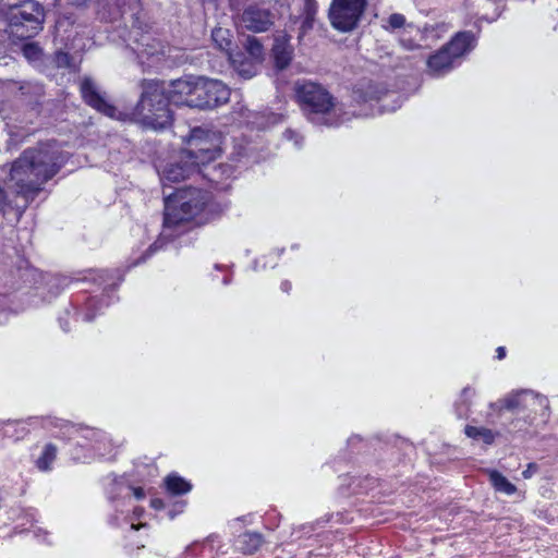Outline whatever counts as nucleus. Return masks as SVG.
<instances>
[{
  "instance_id": "f257e3e1",
  "label": "nucleus",
  "mask_w": 558,
  "mask_h": 558,
  "mask_svg": "<svg viewBox=\"0 0 558 558\" xmlns=\"http://www.w3.org/2000/svg\"><path fill=\"white\" fill-rule=\"evenodd\" d=\"M66 161V155L54 143L25 149L8 167L7 181L19 195L34 196L52 179Z\"/></svg>"
},
{
  "instance_id": "f03ea898",
  "label": "nucleus",
  "mask_w": 558,
  "mask_h": 558,
  "mask_svg": "<svg viewBox=\"0 0 558 558\" xmlns=\"http://www.w3.org/2000/svg\"><path fill=\"white\" fill-rule=\"evenodd\" d=\"M208 201L207 192L192 187L167 195L165 197V228H174L193 220L197 225L205 223Z\"/></svg>"
},
{
  "instance_id": "7ed1b4c3",
  "label": "nucleus",
  "mask_w": 558,
  "mask_h": 558,
  "mask_svg": "<svg viewBox=\"0 0 558 558\" xmlns=\"http://www.w3.org/2000/svg\"><path fill=\"white\" fill-rule=\"evenodd\" d=\"M295 93L304 113L313 124L337 126L341 123L339 119L341 109L320 85L313 82L298 83Z\"/></svg>"
},
{
  "instance_id": "20e7f679",
  "label": "nucleus",
  "mask_w": 558,
  "mask_h": 558,
  "mask_svg": "<svg viewBox=\"0 0 558 558\" xmlns=\"http://www.w3.org/2000/svg\"><path fill=\"white\" fill-rule=\"evenodd\" d=\"M169 105V99L161 84L158 82L144 83L143 93L132 112V119L146 128L165 129L172 123V112Z\"/></svg>"
},
{
  "instance_id": "39448f33",
  "label": "nucleus",
  "mask_w": 558,
  "mask_h": 558,
  "mask_svg": "<svg viewBox=\"0 0 558 558\" xmlns=\"http://www.w3.org/2000/svg\"><path fill=\"white\" fill-rule=\"evenodd\" d=\"M185 144L186 147L181 151V159L192 160L202 171V167H206L220 156L222 137L215 131L195 128L191 131Z\"/></svg>"
},
{
  "instance_id": "423d86ee",
  "label": "nucleus",
  "mask_w": 558,
  "mask_h": 558,
  "mask_svg": "<svg viewBox=\"0 0 558 558\" xmlns=\"http://www.w3.org/2000/svg\"><path fill=\"white\" fill-rule=\"evenodd\" d=\"M64 427L69 439L74 441L77 448H83L88 451L84 453L77 451L73 452L75 460L86 462L92 459L93 456L105 458L113 453L114 446L105 432L72 424H66Z\"/></svg>"
},
{
  "instance_id": "0eeeda50",
  "label": "nucleus",
  "mask_w": 558,
  "mask_h": 558,
  "mask_svg": "<svg viewBox=\"0 0 558 558\" xmlns=\"http://www.w3.org/2000/svg\"><path fill=\"white\" fill-rule=\"evenodd\" d=\"M44 21V8L36 1L27 0L11 8L8 32L16 39L32 38L43 29Z\"/></svg>"
},
{
  "instance_id": "6e6552de",
  "label": "nucleus",
  "mask_w": 558,
  "mask_h": 558,
  "mask_svg": "<svg viewBox=\"0 0 558 558\" xmlns=\"http://www.w3.org/2000/svg\"><path fill=\"white\" fill-rule=\"evenodd\" d=\"M475 46V37L470 32L458 33L446 46L432 54L427 68L433 75H444L451 71L465 53Z\"/></svg>"
},
{
  "instance_id": "1a4fd4ad",
  "label": "nucleus",
  "mask_w": 558,
  "mask_h": 558,
  "mask_svg": "<svg viewBox=\"0 0 558 558\" xmlns=\"http://www.w3.org/2000/svg\"><path fill=\"white\" fill-rule=\"evenodd\" d=\"M365 7L366 0H332L328 11L331 26L340 32L354 29Z\"/></svg>"
},
{
  "instance_id": "9d476101",
  "label": "nucleus",
  "mask_w": 558,
  "mask_h": 558,
  "mask_svg": "<svg viewBox=\"0 0 558 558\" xmlns=\"http://www.w3.org/2000/svg\"><path fill=\"white\" fill-rule=\"evenodd\" d=\"M440 26H428L421 31L413 25H407L400 35V44L408 50L429 48L440 38Z\"/></svg>"
},
{
  "instance_id": "9b49d317",
  "label": "nucleus",
  "mask_w": 558,
  "mask_h": 558,
  "mask_svg": "<svg viewBox=\"0 0 558 558\" xmlns=\"http://www.w3.org/2000/svg\"><path fill=\"white\" fill-rule=\"evenodd\" d=\"M201 172L202 171L196 167V165L192 160H182L180 153L173 161L169 162L162 168V170L160 171V180L162 184L166 185L168 182H180Z\"/></svg>"
},
{
  "instance_id": "f8f14e48",
  "label": "nucleus",
  "mask_w": 558,
  "mask_h": 558,
  "mask_svg": "<svg viewBox=\"0 0 558 558\" xmlns=\"http://www.w3.org/2000/svg\"><path fill=\"white\" fill-rule=\"evenodd\" d=\"M274 24V16L270 11L256 7H247L241 16V26L253 33L268 31Z\"/></svg>"
},
{
  "instance_id": "ddd939ff",
  "label": "nucleus",
  "mask_w": 558,
  "mask_h": 558,
  "mask_svg": "<svg viewBox=\"0 0 558 558\" xmlns=\"http://www.w3.org/2000/svg\"><path fill=\"white\" fill-rule=\"evenodd\" d=\"M81 93L85 102L97 111L110 117L120 119L118 110L99 94L95 83L90 78H84L81 83Z\"/></svg>"
},
{
  "instance_id": "4468645a",
  "label": "nucleus",
  "mask_w": 558,
  "mask_h": 558,
  "mask_svg": "<svg viewBox=\"0 0 558 558\" xmlns=\"http://www.w3.org/2000/svg\"><path fill=\"white\" fill-rule=\"evenodd\" d=\"M195 92V77L187 76L175 80L171 83L170 89L167 97L169 102L174 106H186L190 107V100H192L193 93Z\"/></svg>"
},
{
  "instance_id": "2eb2a0df",
  "label": "nucleus",
  "mask_w": 558,
  "mask_h": 558,
  "mask_svg": "<svg viewBox=\"0 0 558 558\" xmlns=\"http://www.w3.org/2000/svg\"><path fill=\"white\" fill-rule=\"evenodd\" d=\"M222 547L219 536L210 535L202 542L191 544L185 550V558H216L227 553Z\"/></svg>"
},
{
  "instance_id": "dca6fc26",
  "label": "nucleus",
  "mask_w": 558,
  "mask_h": 558,
  "mask_svg": "<svg viewBox=\"0 0 558 558\" xmlns=\"http://www.w3.org/2000/svg\"><path fill=\"white\" fill-rule=\"evenodd\" d=\"M206 100L199 101L198 109H213L226 104L230 97L229 87L219 80L206 78Z\"/></svg>"
},
{
  "instance_id": "f3484780",
  "label": "nucleus",
  "mask_w": 558,
  "mask_h": 558,
  "mask_svg": "<svg viewBox=\"0 0 558 558\" xmlns=\"http://www.w3.org/2000/svg\"><path fill=\"white\" fill-rule=\"evenodd\" d=\"M132 34H134L135 44L132 49L142 63H144V58L148 59L163 52L165 47L162 43L156 39L151 34H142L140 38L135 36V34H137L136 31H132Z\"/></svg>"
},
{
  "instance_id": "a211bd4d",
  "label": "nucleus",
  "mask_w": 558,
  "mask_h": 558,
  "mask_svg": "<svg viewBox=\"0 0 558 558\" xmlns=\"http://www.w3.org/2000/svg\"><path fill=\"white\" fill-rule=\"evenodd\" d=\"M272 56L278 69H286L290 64L293 56V48L290 45V37L287 34H280L275 38Z\"/></svg>"
},
{
  "instance_id": "6ab92c4d",
  "label": "nucleus",
  "mask_w": 558,
  "mask_h": 558,
  "mask_svg": "<svg viewBox=\"0 0 558 558\" xmlns=\"http://www.w3.org/2000/svg\"><path fill=\"white\" fill-rule=\"evenodd\" d=\"M548 410V400L545 396L538 395L532 390H523V411L527 416L545 415Z\"/></svg>"
},
{
  "instance_id": "aec40b11",
  "label": "nucleus",
  "mask_w": 558,
  "mask_h": 558,
  "mask_svg": "<svg viewBox=\"0 0 558 558\" xmlns=\"http://www.w3.org/2000/svg\"><path fill=\"white\" fill-rule=\"evenodd\" d=\"M43 87L38 84L25 83L17 85L15 82H0V96L14 95V97L23 98L28 94L40 96Z\"/></svg>"
},
{
  "instance_id": "412c9836",
  "label": "nucleus",
  "mask_w": 558,
  "mask_h": 558,
  "mask_svg": "<svg viewBox=\"0 0 558 558\" xmlns=\"http://www.w3.org/2000/svg\"><path fill=\"white\" fill-rule=\"evenodd\" d=\"M211 39L216 47L225 52L228 57V59L232 62H235L234 56H233V41H232V34L229 29L222 28V27H216L211 32Z\"/></svg>"
},
{
  "instance_id": "4be33fe9",
  "label": "nucleus",
  "mask_w": 558,
  "mask_h": 558,
  "mask_svg": "<svg viewBox=\"0 0 558 558\" xmlns=\"http://www.w3.org/2000/svg\"><path fill=\"white\" fill-rule=\"evenodd\" d=\"M519 402L523 403V390L512 391L508 393L504 398L498 399L495 402H492L489 404V408L492 411L497 412L499 414L502 410H519Z\"/></svg>"
},
{
  "instance_id": "5701e85b",
  "label": "nucleus",
  "mask_w": 558,
  "mask_h": 558,
  "mask_svg": "<svg viewBox=\"0 0 558 558\" xmlns=\"http://www.w3.org/2000/svg\"><path fill=\"white\" fill-rule=\"evenodd\" d=\"M488 478L498 493L511 496L517 493V486L497 470H487Z\"/></svg>"
},
{
  "instance_id": "b1692460",
  "label": "nucleus",
  "mask_w": 558,
  "mask_h": 558,
  "mask_svg": "<svg viewBox=\"0 0 558 558\" xmlns=\"http://www.w3.org/2000/svg\"><path fill=\"white\" fill-rule=\"evenodd\" d=\"M262 543L260 534L247 532L236 538L235 547L244 554H253L260 547Z\"/></svg>"
},
{
  "instance_id": "393cba45",
  "label": "nucleus",
  "mask_w": 558,
  "mask_h": 558,
  "mask_svg": "<svg viewBox=\"0 0 558 558\" xmlns=\"http://www.w3.org/2000/svg\"><path fill=\"white\" fill-rule=\"evenodd\" d=\"M165 485H166L167 490L171 495L187 494L192 489V484L175 473L169 474L165 478Z\"/></svg>"
},
{
  "instance_id": "a878e982",
  "label": "nucleus",
  "mask_w": 558,
  "mask_h": 558,
  "mask_svg": "<svg viewBox=\"0 0 558 558\" xmlns=\"http://www.w3.org/2000/svg\"><path fill=\"white\" fill-rule=\"evenodd\" d=\"M465 435L472 439L482 440L486 445H492L497 433L486 427L466 426Z\"/></svg>"
},
{
  "instance_id": "bb28decb",
  "label": "nucleus",
  "mask_w": 558,
  "mask_h": 558,
  "mask_svg": "<svg viewBox=\"0 0 558 558\" xmlns=\"http://www.w3.org/2000/svg\"><path fill=\"white\" fill-rule=\"evenodd\" d=\"M232 174V169L228 165H219L208 169L207 172L203 173L210 182L216 186L221 184L222 177L229 178Z\"/></svg>"
},
{
  "instance_id": "cd10ccee",
  "label": "nucleus",
  "mask_w": 558,
  "mask_h": 558,
  "mask_svg": "<svg viewBox=\"0 0 558 558\" xmlns=\"http://www.w3.org/2000/svg\"><path fill=\"white\" fill-rule=\"evenodd\" d=\"M57 457V448L48 444L45 446L41 456L37 459L36 465L40 471H48Z\"/></svg>"
},
{
  "instance_id": "c85d7f7f",
  "label": "nucleus",
  "mask_w": 558,
  "mask_h": 558,
  "mask_svg": "<svg viewBox=\"0 0 558 558\" xmlns=\"http://www.w3.org/2000/svg\"><path fill=\"white\" fill-rule=\"evenodd\" d=\"M316 12H317L316 0H303V4H302V15L304 16L303 25H302L303 28L312 27V23H313Z\"/></svg>"
},
{
  "instance_id": "c756f323",
  "label": "nucleus",
  "mask_w": 558,
  "mask_h": 558,
  "mask_svg": "<svg viewBox=\"0 0 558 558\" xmlns=\"http://www.w3.org/2000/svg\"><path fill=\"white\" fill-rule=\"evenodd\" d=\"M245 49L247 53L255 61H262L264 57V48L260 41L255 37H247L245 41Z\"/></svg>"
},
{
  "instance_id": "7c9ffc66",
  "label": "nucleus",
  "mask_w": 558,
  "mask_h": 558,
  "mask_svg": "<svg viewBox=\"0 0 558 558\" xmlns=\"http://www.w3.org/2000/svg\"><path fill=\"white\" fill-rule=\"evenodd\" d=\"M206 77H195V92L193 93V99L190 100V108H197L199 101L206 100L205 95Z\"/></svg>"
},
{
  "instance_id": "2f4dec72",
  "label": "nucleus",
  "mask_w": 558,
  "mask_h": 558,
  "mask_svg": "<svg viewBox=\"0 0 558 558\" xmlns=\"http://www.w3.org/2000/svg\"><path fill=\"white\" fill-rule=\"evenodd\" d=\"M23 54L29 61H36L40 58L41 50L40 48L34 44H25L23 47Z\"/></svg>"
},
{
  "instance_id": "473e14b6",
  "label": "nucleus",
  "mask_w": 558,
  "mask_h": 558,
  "mask_svg": "<svg viewBox=\"0 0 558 558\" xmlns=\"http://www.w3.org/2000/svg\"><path fill=\"white\" fill-rule=\"evenodd\" d=\"M371 98L372 99L376 98V100L383 101V104L380 105V108L383 109V111H393L398 107H400V104H397L396 106H392V107H388L386 104L388 100L395 101L397 98H399V96L395 93H385V94H383V96H375V97L372 96Z\"/></svg>"
},
{
  "instance_id": "72a5a7b5",
  "label": "nucleus",
  "mask_w": 558,
  "mask_h": 558,
  "mask_svg": "<svg viewBox=\"0 0 558 558\" xmlns=\"http://www.w3.org/2000/svg\"><path fill=\"white\" fill-rule=\"evenodd\" d=\"M387 23H388V25L385 26V28H387V29L393 31L397 28H401L405 24V17L402 14L393 13L389 16Z\"/></svg>"
},
{
  "instance_id": "f704fd0d",
  "label": "nucleus",
  "mask_w": 558,
  "mask_h": 558,
  "mask_svg": "<svg viewBox=\"0 0 558 558\" xmlns=\"http://www.w3.org/2000/svg\"><path fill=\"white\" fill-rule=\"evenodd\" d=\"M54 63L58 68H71V57L68 52L58 51L54 56Z\"/></svg>"
},
{
  "instance_id": "c9c22d12",
  "label": "nucleus",
  "mask_w": 558,
  "mask_h": 558,
  "mask_svg": "<svg viewBox=\"0 0 558 558\" xmlns=\"http://www.w3.org/2000/svg\"><path fill=\"white\" fill-rule=\"evenodd\" d=\"M538 472V465L534 462H531L526 465L525 470L522 472V476L525 480L531 478Z\"/></svg>"
},
{
  "instance_id": "e433bc0d",
  "label": "nucleus",
  "mask_w": 558,
  "mask_h": 558,
  "mask_svg": "<svg viewBox=\"0 0 558 558\" xmlns=\"http://www.w3.org/2000/svg\"><path fill=\"white\" fill-rule=\"evenodd\" d=\"M9 205V197L5 190L0 185V214L4 211Z\"/></svg>"
},
{
  "instance_id": "4c0bfd02",
  "label": "nucleus",
  "mask_w": 558,
  "mask_h": 558,
  "mask_svg": "<svg viewBox=\"0 0 558 558\" xmlns=\"http://www.w3.org/2000/svg\"><path fill=\"white\" fill-rule=\"evenodd\" d=\"M126 489H128V494L130 492H132L137 499H141V498L144 497V492H143V489L141 487L128 486Z\"/></svg>"
},
{
  "instance_id": "58836bf2",
  "label": "nucleus",
  "mask_w": 558,
  "mask_h": 558,
  "mask_svg": "<svg viewBox=\"0 0 558 558\" xmlns=\"http://www.w3.org/2000/svg\"><path fill=\"white\" fill-rule=\"evenodd\" d=\"M56 2L59 5H63V4L81 5L85 2V0H56Z\"/></svg>"
},
{
  "instance_id": "ea45409f",
  "label": "nucleus",
  "mask_w": 558,
  "mask_h": 558,
  "mask_svg": "<svg viewBox=\"0 0 558 558\" xmlns=\"http://www.w3.org/2000/svg\"><path fill=\"white\" fill-rule=\"evenodd\" d=\"M98 280L100 284L110 286V283L108 282V272L105 270L98 272Z\"/></svg>"
},
{
  "instance_id": "a19ab883",
  "label": "nucleus",
  "mask_w": 558,
  "mask_h": 558,
  "mask_svg": "<svg viewBox=\"0 0 558 558\" xmlns=\"http://www.w3.org/2000/svg\"><path fill=\"white\" fill-rule=\"evenodd\" d=\"M14 428V425L9 423V424H5L4 426L0 427V432L3 433L4 436H11V429Z\"/></svg>"
},
{
  "instance_id": "79ce46f5",
  "label": "nucleus",
  "mask_w": 558,
  "mask_h": 558,
  "mask_svg": "<svg viewBox=\"0 0 558 558\" xmlns=\"http://www.w3.org/2000/svg\"><path fill=\"white\" fill-rule=\"evenodd\" d=\"M0 116L3 120L10 119V116L7 113V109L4 108V104L0 100Z\"/></svg>"
},
{
  "instance_id": "37998d69",
  "label": "nucleus",
  "mask_w": 558,
  "mask_h": 558,
  "mask_svg": "<svg viewBox=\"0 0 558 558\" xmlns=\"http://www.w3.org/2000/svg\"><path fill=\"white\" fill-rule=\"evenodd\" d=\"M151 506L155 508V509H161L163 507V502L161 499H153L151 500Z\"/></svg>"
},
{
  "instance_id": "c03bdc74",
  "label": "nucleus",
  "mask_w": 558,
  "mask_h": 558,
  "mask_svg": "<svg viewBox=\"0 0 558 558\" xmlns=\"http://www.w3.org/2000/svg\"><path fill=\"white\" fill-rule=\"evenodd\" d=\"M505 355H506V350H505V348H504V347H499V348L497 349V357H498L499 360H501V359H504V357H505Z\"/></svg>"
},
{
  "instance_id": "a18cd8bd",
  "label": "nucleus",
  "mask_w": 558,
  "mask_h": 558,
  "mask_svg": "<svg viewBox=\"0 0 558 558\" xmlns=\"http://www.w3.org/2000/svg\"><path fill=\"white\" fill-rule=\"evenodd\" d=\"M284 136L288 138V140H293L294 137H296V133L294 131H291V130H288L286 131L284 133Z\"/></svg>"
},
{
  "instance_id": "49530a36",
  "label": "nucleus",
  "mask_w": 558,
  "mask_h": 558,
  "mask_svg": "<svg viewBox=\"0 0 558 558\" xmlns=\"http://www.w3.org/2000/svg\"><path fill=\"white\" fill-rule=\"evenodd\" d=\"M281 289L288 292L291 289V284L288 281L281 283Z\"/></svg>"
},
{
  "instance_id": "de8ad7c7",
  "label": "nucleus",
  "mask_w": 558,
  "mask_h": 558,
  "mask_svg": "<svg viewBox=\"0 0 558 558\" xmlns=\"http://www.w3.org/2000/svg\"><path fill=\"white\" fill-rule=\"evenodd\" d=\"M471 392L473 393V391H472L470 388H465V389L463 390V396L471 395Z\"/></svg>"
},
{
  "instance_id": "09e8293b",
  "label": "nucleus",
  "mask_w": 558,
  "mask_h": 558,
  "mask_svg": "<svg viewBox=\"0 0 558 558\" xmlns=\"http://www.w3.org/2000/svg\"><path fill=\"white\" fill-rule=\"evenodd\" d=\"M92 319H93V316H92V315L86 314V315L84 316V320H86V322H89V320H92Z\"/></svg>"
},
{
  "instance_id": "8fccbe9b",
  "label": "nucleus",
  "mask_w": 558,
  "mask_h": 558,
  "mask_svg": "<svg viewBox=\"0 0 558 558\" xmlns=\"http://www.w3.org/2000/svg\"><path fill=\"white\" fill-rule=\"evenodd\" d=\"M517 411H518V412H524V411L522 410V402H519V410H517Z\"/></svg>"
},
{
  "instance_id": "3c124183",
  "label": "nucleus",
  "mask_w": 558,
  "mask_h": 558,
  "mask_svg": "<svg viewBox=\"0 0 558 558\" xmlns=\"http://www.w3.org/2000/svg\"><path fill=\"white\" fill-rule=\"evenodd\" d=\"M138 527H140V526H137V525H135V524H132V525H131V529H132V530H138Z\"/></svg>"
}]
</instances>
